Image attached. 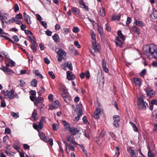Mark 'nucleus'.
<instances>
[{"instance_id":"obj_25","label":"nucleus","mask_w":157,"mask_h":157,"mask_svg":"<svg viewBox=\"0 0 157 157\" xmlns=\"http://www.w3.org/2000/svg\"><path fill=\"white\" fill-rule=\"evenodd\" d=\"M134 23L136 25H139L140 27L144 26V23L142 21H139L135 20L134 21Z\"/></svg>"},{"instance_id":"obj_23","label":"nucleus","mask_w":157,"mask_h":157,"mask_svg":"<svg viewBox=\"0 0 157 157\" xmlns=\"http://www.w3.org/2000/svg\"><path fill=\"white\" fill-rule=\"evenodd\" d=\"M133 82L136 85L140 86L142 83L141 79H133Z\"/></svg>"},{"instance_id":"obj_39","label":"nucleus","mask_w":157,"mask_h":157,"mask_svg":"<svg viewBox=\"0 0 157 157\" xmlns=\"http://www.w3.org/2000/svg\"><path fill=\"white\" fill-rule=\"evenodd\" d=\"M133 30L137 35H139L140 34V32L137 28L135 26L133 27Z\"/></svg>"},{"instance_id":"obj_61","label":"nucleus","mask_w":157,"mask_h":157,"mask_svg":"<svg viewBox=\"0 0 157 157\" xmlns=\"http://www.w3.org/2000/svg\"><path fill=\"white\" fill-rule=\"evenodd\" d=\"M74 44L77 46V47L78 48H80L81 46L79 44L78 42V41H75L74 42Z\"/></svg>"},{"instance_id":"obj_14","label":"nucleus","mask_w":157,"mask_h":157,"mask_svg":"<svg viewBox=\"0 0 157 157\" xmlns=\"http://www.w3.org/2000/svg\"><path fill=\"white\" fill-rule=\"evenodd\" d=\"M24 16L25 21L29 24L30 25L32 22L30 21V17L25 12L23 13Z\"/></svg>"},{"instance_id":"obj_27","label":"nucleus","mask_w":157,"mask_h":157,"mask_svg":"<svg viewBox=\"0 0 157 157\" xmlns=\"http://www.w3.org/2000/svg\"><path fill=\"white\" fill-rule=\"evenodd\" d=\"M52 38L56 42H58L59 40V36L56 33L53 36Z\"/></svg>"},{"instance_id":"obj_59","label":"nucleus","mask_w":157,"mask_h":157,"mask_svg":"<svg viewBox=\"0 0 157 157\" xmlns=\"http://www.w3.org/2000/svg\"><path fill=\"white\" fill-rule=\"evenodd\" d=\"M136 153H137V151L136 150H132L130 153V155L132 157H133Z\"/></svg>"},{"instance_id":"obj_32","label":"nucleus","mask_w":157,"mask_h":157,"mask_svg":"<svg viewBox=\"0 0 157 157\" xmlns=\"http://www.w3.org/2000/svg\"><path fill=\"white\" fill-rule=\"evenodd\" d=\"M121 18L120 15H115L112 17V19L114 21H118L120 20Z\"/></svg>"},{"instance_id":"obj_43","label":"nucleus","mask_w":157,"mask_h":157,"mask_svg":"<svg viewBox=\"0 0 157 157\" xmlns=\"http://www.w3.org/2000/svg\"><path fill=\"white\" fill-rule=\"evenodd\" d=\"M40 23L46 29L47 28V23L45 21H42L40 22Z\"/></svg>"},{"instance_id":"obj_49","label":"nucleus","mask_w":157,"mask_h":157,"mask_svg":"<svg viewBox=\"0 0 157 157\" xmlns=\"http://www.w3.org/2000/svg\"><path fill=\"white\" fill-rule=\"evenodd\" d=\"M105 29L108 31H110L111 30L109 25L108 24H105Z\"/></svg>"},{"instance_id":"obj_3","label":"nucleus","mask_w":157,"mask_h":157,"mask_svg":"<svg viewBox=\"0 0 157 157\" xmlns=\"http://www.w3.org/2000/svg\"><path fill=\"white\" fill-rule=\"evenodd\" d=\"M83 114V112L82 109L79 106H77L76 107L74 113V115L75 117L74 119L75 121H78L80 117Z\"/></svg>"},{"instance_id":"obj_24","label":"nucleus","mask_w":157,"mask_h":157,"mask_svg":"<svg viewBox=\"0 0 157 157\" xmlns=\"http://www.w3.org/2000/svg\"><path fill=\"white\" fill-rule=\"evenodd\" d=\"M99 13L100 15L101 16L104 17L105 15V9L103 7L100 9Z\"/></svg>"},{"instance_id":"obj_16","label":"nucleus","mask_w":157,"mask_h":157,"mask_svg":"<svg viewBox=\"0 0 157 157\" xmlns=\"http://www.w3.org/2000/svg\"><path fill=\"white\" fill-rule=\"evenodd\" d=\"M101 113V110L100 108H97L94 112V117L95 119H98L99 117V114Z\"/></svg>"},{"instance_id":"obj_44","label":"nucleus","mask_w":157,"mask_h":157,"mask_svg":"<svg viewBox=\"0 0 157 157\" xmlns=\"http://www.w3.org/2000/svg\"><path fill=\"white\" fill-rule=\"evenodd\" d=\"M35 75L36 76H39V78H43V77L42 75L41 74H40V73L38 70L36 71H35Z\"/></svg>"},{"instance_id":"obj_5","label":"nucleus","mask_w":157,"mask_h":157,"mask_svg":"<svg viewBox=\"0 0 157 157\" xmlns=\"http://www.w3.org/2000/svg\"><path fill=\"white\" fill-rule=\"evenodd\" d=\"M2 93L6 98L12 99L15 97V95L14 94L15 91L13 89H12L10 91L7 90L5 91L3 90L2 91Z\"/></svg>"},{"instance_id":"obj_36","label":"nucleus","mask_w":157,"mask_h":157,"mask_svg":"<svg viewBox=\"0 0 157 157\" xmlns=\"http://www.w3.org/2000/svg\"><path fill=\"white\" fill-rule=\"evenodd\" d=\"M113 119L114 121H116L119 122L120 121V118L119 116L118 115H115L113 117Z\"/></svg>"},{"instance_id":"obj_34","label":"nucleus","mask_w":157,"mask_h":157,"mask_svg":"<svg viewBox=\"0 0 157 157\" xmlns=\"http://www.w3.org/2000/svg\"><path fill=\"white\" fill-rule=\"evenodd\" d=\"M66 66L67 67L71 70H73V67L72 64L70 62H68L66 63Z\"/></svg>"},{"instance_id":"obj_58","label":"nucleus","mask_w":157,"mask_h":157,"mask_svg":"<svg viewBox=\"0 0 157 157\" xmlns=\"http://www.w3.org/2000/svg\"><path fill=\"white\" fill-rule=\"evenodd\" d=\"M31 48L33 50V52H35L36 51V48L35 46L34 45V44H32L31 46Z\"/></svg>"},{"instance_id":"obj_51","label":"nucleus","mask_w":157,"mask_h":157,"mask_svg":"<svg viewBox=\"0 0 157 157\" xmlns=\"http://www.w3.org/2000/svg\"><path fill=\"white\" fill-rule=\"evenodd\" d=\"M29 70H22L20 71V73L21 74H28L29 73Z\"/></svg>"},{"instance_id":"obj_21","label":"nucleus","mask_w":157,"mask_h":157,"mask_svg":"<svg viewBox=\"0 0 157 157\" xmlns=\"http://www.w3.org/2000/svg\"><path fill=\"white\" fill-rule=\"evenodd\" d=\"M76 144H69L68 148V149L69 150V151L70 150L71 151H74L75 150V147L76 146Z\"/></svg>"},{"instance_id":"obj_46","label":"nucleus","mask_w":157,"mask_h":157,"mask_svg":"<svg viewBox=\"0 0 157 157\" xmlns=\"http://www.w3.org/2000/svg\"><path fill=\"white\" fill-rule=\"evenodd\" d=\"M146 70L145 69H143L140 73V75L141 77L143 78L146 73Z\"/></svg>"},{"instance_id":"obj_42","label":"nucleus","mask_w":157,"mask_h":157,"mask_svg":"<svg viewBox=\"0 0 157 157\" xmlns=\"http://www.w3.org/2000/svg\"><path fill=\"white\" fill-rule=\"evenodd\" d=\"M91 36L92 39V42H93L94 40V42L96 41L95 35L93 32L91 33Z\"/></svg>"},{"instance_id":"obj_45","label":"nucleus","mask_w":157,"mask_h":157,"mask_svg":"<svg viewBox=\"0 0 157 157\" xmlns=\"http://www.w3.org/2000/svg\"><path fill=\"white\" fill-rule=\"evenodd\" d=\"M18 82L19 83V85L21 86H23L25 84V82L22 79L20 80Z\"/></svg>"},{"instance_id":"obj_40","label":"nucleus","mask_w":157,"mask_h":157,"mask_svg":"<svg viewBox=\"0 0 157 157\" xmlns=\"http://www.w3.org/2000/svg\"><path fill=\"white\" fill-rule=\"evenodd\" d=\"M2 19H1L0 20H3L7 19L9 17V15L7 13H4L2 15Z\"/></svg>"},{"instance_id":"obj_18","label":"nucleus","mask_w":157,"mask_h":157,"mask_svg":"<svg viewBox=\"0 0 157 157\" xmlns=\"http://www.w3.org/2000/svg\"><path fill=\"white\" fill-rule=\"evenodd\" d=\"M67 78H75V75L72 72L69 71H67Z\"/></svg>"},{"instance_id":"obj_26","label":"nucleus","mask_w":157,"mask_h":157,"mask_svg":"<svg viewBox=\"0 0 157 157\" xmlns=\"http://www.w3.org/2000/svg\"><path fill=\"white\" fill-rule=\"evenodd\" d=\"M62 122L64 126L67 129L69 130L70 128L69 124L67 121H63Z\"/></svg>"},{"instance_id":"obj_17","label":"nucleus","mask_w":157,"mask_h":157,"mask_svg":"<svg viewBox=\"0 0 157 157\" xmlns=\"http://www.w3.org/2000/svg\"><path fill=\"white\" fill-rule=\"evenodd\" d=\"M78 3L80 5H81V7L84 8L86 10H88V8L87 6L86 5L83 0H80L79 1Z\"/></svg>"},{"instance_id":"obj_53","label":"nucleus","mask_w":157,"mask_h":157,"mask_svg":"<svg viewBox=\"0 0 157 157\" xmlns=\"http://www.w3.org/2000/svg\"><path fill=\"white\" fill-rule=\"evenodd\" d=\"M79 29L77 27H74L73 29V32L74 33H77L78 32H79Z\"/></svg>"},{"instance_id":"obj_48","label":"nucleus","mask_w":157,"mask_h":157,"mask_svg":"<svg viewBox=\"0 0 157 157\" xmlns=\"http://www.w3.org/2000/svg\"><path fill=\"white\" fill-rule=\"evenodd\" d=\"M16 19H21L22 18V14L20 13L17 14L15 16V18Z\"/></svg>"},{"instance_id":"obj_35","label":"nucleus","mask_w":157,"mask_h":157,"mask_svg":"<svg viewBox=\"0 0 157 157\" xmlns=\"http://www.w3.org/2000/svg\"><path fill=\"white\" fill-rule=\"evenodd\" d=\"M52 126V129L54 131H56L58 128V125L56 123L53 124Z\"/></svg>"},{"instance_id":"obj_60","label":"nucleus","mask_w":157,"mask_h":157,"mask_svg":"<svg viewBox=\"0 0 157 157\" xmlns=\"http://www.w3.org/2000/svg\"><path fill=\"white\" fill-rule=\"evenodd\" d=\"M98 82H99V84L100 85H102L103 86L104 83V79H101L99 81H98Z\"/></svg>"},{"instance_id":"obj_50","label":"nucleus","mask_w":157,"mask_h":157,"mask_svg":"<svg viewBox=\"0 0 157 157\" xmlns=\"http://www.w3.org/2000/svg\"><path fill=\"white\" fill-rule=\"evenodd\" d=\"M38 125L40 131L44 127L43 124L41 122V121H40L39 122Z\"/></svg>"},{"instance_id":"obj_13","label":"nucleus","mask_w":157,"mask_h":157,"mask_svg":"<svg viewBox=\"0 0 157 157\" xmlns=\"http://www.w3.org/2000/svg\"><path fill=\"white\" fill-rule=\"evenodd\" d=\"M67 141L70 142L69 144H76L75 141V138L73 136L69 135L67 136Z\"/></svg>"},{"instance_id":"obj_22","label":"nucleus","mask_w":157,"mask_h":157,"mask_svg":"<svg viewBox=\"0 0 157 157\" xmlns=\"http://www.w3.org/2000/svg\"><path fill=\"white\" fill-rule=\"evenodd\" d=\"M117 34L118 36L121 38V39H122L123 40H124L125 39V37L124 35L122 34L121 33V31L119 30L117 32Z\"/></svg>"},{"instance_id":"obj_19","label":"nucleus","mask_w":157,"mask_h":157,"mask_svg":"<svg viewBox=\"0 0 157 157\" xmlns=\"http://www.w3.org/2000/svg\"><path fill=\"white\" fill-rule=\"evenodd\" d=\"M43 101V99L42 97H38L36 98L35 100V101L34 102V105L36 106L38 105V103H41Z\"/></svg>"},{"instance_id":"obj_41","label":"nucleus","mask_w":157,"mask_h":157,"mask_svg":"<svg viewBox=\"0 0 157 157\" xmlns=\"http://www.w3.org/2000/svg\"><path fill=\"white\" fill-rule=\"evenodd\" d=\"M40 89L38 92L39 95H40L44 93L45 91L43 87H41Z\"/></svg>"},{"instance_id":"obj_15","label":"nucleus","mask_w":157,"mask_h":157,"mask_svg":"<svg viewBox=\"0 0 157 157\" xmlns=\"http://www.w3.org/2000/svg\"><path fill=\"white\" fill-rule=\"evenodd\" d=\"M69 132L72 136L75 135L79 131L77 128H70L69 129Z\"/></svg>"},{"instance_id":"obj_1","label":"nucleus","mask_w":157,"mask_h":157,"mask_svg":"<svg viewBox=\"0 0 157 157\" xmlns=\"http://www.w3.org/2000/svg\"><path fill=\"white\" fill-rule=\"evenodd\" d=\"M144 53L149 58L155 57V55L157 51V48L154 44H150L144 47Z\"/></svg>"},{"instance_id":"obj_28","label":"nucleus","mask_w":157,"mask_h":157,"mask_svg":"<svg viewBox=\"0 0 157 157\" xmlns=\"http://www.w3.org/2000/svg\"><path fill=\"white\" fill-rule=\"evenodd\" d=\"M116 44L117 46L121 47L122 44V42L119 39V38H117L116 40Z\"/></svg>"},{"instance_id":"obj_56","label":"nucleus","mask_w":157,"mask_h":157,"mask_svg":"<svg viewBox=\"0 0 157 157\" xmlns=\"http://www.w3.org/2000/svg\"><path fill=\"white\" fill-rule=\"evenodd\" d=\"M19 7L18 6L17 4H16L15 5L14 7V11L15 12H17V11H19Z\"/></svg>"},{"instance_id":"obj_29","label":"nucleus","mask_w":157,"mask_h":157,"mask_svg":"<svg viewBox=\"0 0 157 157\" xmlns=\"http://www.w3.org/2000/svg\"><path fill=\"white\" fill-rule=\"evenodd\" d=\"M37 82L36 79H33L31 82V84L32 86L36 87L37 85Z\"/></svg>"},{"instance_id":"obj_7","label":"nucleus","mask_w":157,"mask_h":157,"mask_svg":"<svg viewBox=\"0 0 157 157\" xmlns=\"http://www.w3.org/2000/svg\"><path fill=\"white\" fill-rule=\"evenodd\" d=\"M93 48L95 52H99V46L98 44L97 43L96 41L92 42Z\"/></svg>"},{"instance_id":"obj_20","label":"nucleus","mask_w":157,"mask_h":157,"mask_svg":"<svg viewBox=\"0 0 157 157\" xmlns=\"http://www.w3.org/2000/svg\"><path fill=\"white\" fill-rule=\"evenodd\" d=\"M71 10L72 12L74 14L78 15L79 13V10L78 8L75 7H72Z\"/></svg>"},{"instance_id":"obj_47","label":"nucleus","mask_w":157,"mask_h":157,"mask_svg":"<svg viewBox=\"0 0 157 157\" xmlns=\"http://www.w3.org/2000/svg\"><path fill=\"white\" fill-rule=\"evenodd\" d=\"M69 29L68 28H64L63 30V33L64 35L67 34L69 32Z\"/></svg>"},{"instance_id":"obj_11","label":"nucleus","mask_w":157,"mask_h":157,"mask_svg":"<svg viewBox=\"0 0 157 157\" xmlns=\"http://www.w3.org/2000/svg\"><path fill=\"white\" fill-rule=\"evenodd\" d=\"M79 75L81 78H83L85 76L86 78H89L90 77V73L88 71H86L85 73H82Z\"/></svg>"},{"instance_id":"obj_30","label":"nucleus","mask_w":157,"mask_h":157,"mask_svg":"<svg viewBox=\"0 0 157 157\" xmlns=\"http://www.w3.org/2000/svg\"><path fill=\"white\" fill-rule=\"evenodd\" d=\"M15 21V18L14 17H12L11 19L5 21V23L7 24H10Z\"/></svg>"},{"instance_id":"obj_6","label":"nucleus","mask_w":157,"mask_h":157,"mask_svg":"<svg viewBox=\"0 0 157 157\" xmlns=\"http://www.w3.org/2000/svg\"><path fill=\"white\" fill-rule=\"evenodd\" d=\"M39 136L41 139L45 142H48V137H46L44 134L42 132H40L39 133Z\"/></svg>"},{"instance_id":"obj_2","label":"nucleus","mask_w":157,"mask_h":157,"mask_svg":"<svg viewBox=\"0 0 157 157\" xmlns=\"http://www.w3.org/2000/svg\"><path fill=\"white\" fill-rule=\"evenodd\" d=\"M137 108L140 110H145L148 105L147 103L144 100V96L140 95L137 97Z\"/></svg>"},{"instance_id":"obj_10","label":"nucleus","mask_w":157,"mask_h":157,"mask_svg":"<svg viewBox=\"0 0 157 157\" xmlns=\"http://www.w3.org/2000/svg\"><path fill=\"white\" fill-rule=\"evenodd\" d=\"M8 66H6L5 67L2 66L0 69L4 72H6L8 74L11 75L13 73V71L8 68Z\"/></svg>"},{"instance_id":"obj_38","label":"nucleus","mask_w":157,"mask_h":157,"mask_svg":"<svg viewBox=\"0 0 157 157\" xmlns=\"http://www.w3.org/2000/svg\"><path fill=\"white\" fill-rule=\"evenodd\" d=\"M37 116V111L36 109H34V110L33 113L32 114V117L34 118L35 120H36V116Z\"/></svg>"},{"instance_id":"obj_8","label":"nucleus","mask_w":157,"mask_h":157,"mask_svg":"<svg viewBox=\"0 0 157 157\" xmlns=\"http://www.w3.org/2000/svg\"><path fill=\"white\" fill-rule=\"evenodd\" d=\"M57 54L59 56L64 58L66 56L67 53L63 50L61 48H59L57 52Z\"/></svg>"},{"instance_id":"obj_64","label":"nucleus","mask_w":157,"mask_h":157,"mask_svg":"<svg viewBox=\"0 0 157 157\" xmlns=\"http://www.w3.org/2000/svg\"><path fill=\"white\" fill-rule=\"evenodd\" d=\"M131 18L130 17H127L126 21V24L127 25H129L131 22Z\"/></svg>"},{"instance_id":"obj_9","label":"nucleus","mask_w":157,"mask_h":157,"mask_svg":"<svg viewBox=\"0 0 157 157\" xmlns=\"http://www.w3.org/2000/svg\"><path fill=\"white\" fill-rule=\"evenodd\" d=\"M145 91L146 94L148 96L151 97L155 95V91L149 88H146Z\"/></svg>"},{"instance_id":"obj_37","label":"nucleus","mask_w":157,"mask_h":157,"mask_svg":"<svg viewBox=\"0 0 157 157\" xmlns=\"http://www.w3.org/2000/svg\"><path fill=\"white\" fill-rule=\"evenodd\" d=\"M11 115L15 118H17L19 117L18 113H15L13 112H12Z\"/></svg>"},{"instance_id":"obj_57","label":"nucleus","mask_w":157,"mask_h":157,"mask_svg":"<svg viewBox=\"0 0 157 157\" xmlns=\"http://www.w3.org/2000/svg\"><path fill=\"white\" fill-rule=\"evenodd\" d=\"M48 74L52 78H55V77L52 71H49L48 72Z\"/></svg>"},{"instance_id":"obj_62","label":"nucleus","mask_w":157,"mask_h":157,"mask_svg":"<svg viewBox=\"0 0 157 157\" xmlns=\"http://www.w3.org/2000/svg\"><path fill=\"white\" fill-rule=\"evenodd\" d=\"M1 107H5L6 106V104L4 101H2L1 104Z\"/></svg>"},{"instance_id":"obj_52","label":"nucleus","mask_w":157,"mask_h":157,"mask_svg":"<svg viewBox=\"0 0 157 157\" xmlns=\"http://www.w3.org/2000/svg\"><path fill=\"white\" fill-rule=\"evenodd\" d=\"M28 38H29V40L31 41V43L32 44H35L36 43V41L35 40V39H33L32 38V37H30V36H29Z\"/></svg>"},{"instance_id":"obj_12","label":"nucleus","mask_w":157,"mask_h":157,"mask_svg":"<svg viewBox=\"0 0 157 157\" xmlns=\"http://www.w3.org/2000/svg\"><path fill=\"white\" fill-rule=\"evenodd\" d=\"M59 105V101L57 100H56L51 104V107L49 109L50 110H53L57 108Z\"/></svg>"},{"instance_id":"obj_63","label":"nucleus","mask_w":157,"mask_h":157,"mask_svg":"<svg viewBox=\"0 0 157 157\" xmlns=\"http://www.w3.org/2000/svg\"><path fill=\"white\" fill-rule=\"evenodd\" d=\"M45 33L48 36H51L52 33V32L48 29H47Z\"/></svg>"},{"instance_id":"obj_55","label":"nucleus","mask_w":157,"mask_h":157,"mask_svg":"<svg viewBox=\"0 0 157 157\" xmlns=\"http://www.w3.org/2000/svg\"><path fill=\"white\" fill-rule=\"evenodd\" d=\"M98 29L99 33L101 35L102 34L103 32V30L102 29L101 27V26H98Z\"/></svg>"},{"instance_id":"obj_54","label":"nucleus","mask_w":157,"mask_h":157,"mask_svg":"<svg viewBox=\"0 0 157 157\" xmlns=\"http://www.w3.org/2000/svg\"><path fill=\"white\" fill-rule=\"evenodd\" d=\"M33 127L36 130L38 131H40L38 125L35 123H34L33 124Z\"/></svg>"},{"instance_id":"obj_33","label":"nucleus","mask_w":157,"mask_h":157,"mask_svg":"<svg viewBox=\"0 0 157 157\" xmlns=\"http://www.w3.org/2000/svg\"><path fill=\"white\" fill-rule=\"evenodd\" d=\"M149 151L148 152V157H155V155L151 151L149 148H148Z\"/></svg>"},{"instance_id":"obj_4","label":"nucleus","mask_w":157,"mask_h":157,"mask_svg":"<svg viewBox=\"0 0 157 157\" xmlns=\"http://www.w3.org/2000/svg\"><path fill=\"white\" fill-rule=\"evenodd\" d=\"M60 90L62 91L61 93V95L64 99L65 101L67 103L70 102L71 98L69 96V93L67 90L64 88L61 89Z\"/></svg>"},{"instance_id":"obj_31","label":"nucleus","mask_w":157,"mask_h":157,"mask_svg":"<svg viewBox=\"0 0 157 157\" xmlns=\"http://www.w3.org/2000/svg\"><path fill=\"white\" fill-rule=\"evenodd\" d=\"M63 142L65 145L66 151L67 154H69V150L68 149V144L67 143L66 141H63Z\"/></svg>"}]
</instances>
